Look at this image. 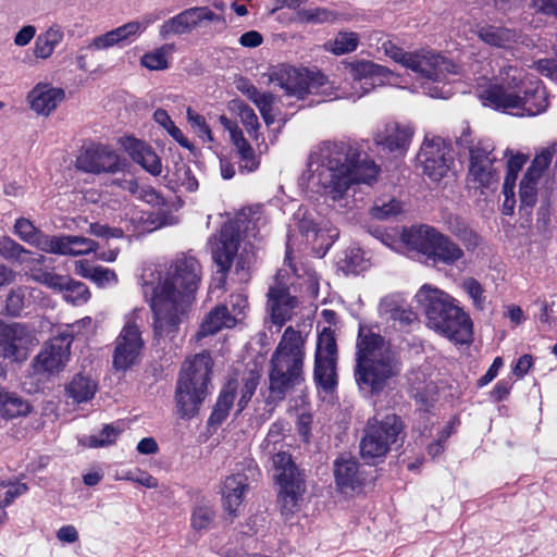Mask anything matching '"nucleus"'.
Listing matches in <instances>:
<instances>
[{"instance_id":"60","label":"nucleus","mask_w":557,"mask_h":557,"mask_svg":"<svg viewBox=\"0 0 557 557\" xmlns=\"http://www.w3.org/2000/svg\"><path fill=\"white\" fill-rule=\"evenodd\" d=\"M90 281L103 288L116 284L117 275L113 270L98 265L95 267Z\"/></svg>"},{"instance_id":"24","label":"nucleus","mask_w":557,"mask_h":557,"mask_svg":"<svg viewBox=\"0 0 557 557\" xmlns=\"http://www.w3.org/2000/svg\"><path fill=\"white\" fill-rule=\"evenodd\" d=\"M76 166L88 173H115L121 170L119 156L104 147L87 149L77 158Z\"/></svg>"},{"instance_id":"58","label":"nucleus","mask_w":557,"mask_h":557,"mask_svg":"<svg viewBox=\"0 0 557 557\" xmlns=\"http://www.w3.org/2000/svg\"><path fill=\"white\" fill-rule=\"evenodd\" d=\"M451 233L466 246L467 249L473 250L480 244L479 235L466 225L453 226Z\"/></svg>"},{"instance_id":"42","label":"nucleus","mask_w":557,"mask_h":557,"mask_svg":"<svg viewBox=\"0 0 557 557\" xmlns=\"http://www.w3.org/2000/svg\"><path fill=\"white\" fill-rule=\"evenodd\" d=\"M231 109L238 114L242 124L246 128L247 134L253 140L258 141L260 137V123L253 109L240 100H233L231 102Z\"/></svg>"},{"instance_id":"11","label":"nucleus","mask_w":557,"mask_h":557,"mask_svg":"<svg viewBox=\"0 0 557 557\" xmlns=\"http://www.w3.org/2000/svg\"><path fill=\"white\" fill-rule=\"evenodd\" d=\"M270 82L282 88L286 95L304 99L306 95H326L331 89L329 81L319 71L281 65L270 74Z\"/></svg>"},{"instance_id":"41","label":"nucleus","mask_w":557,"mask_h":557,"mask_svg":"<svg viewBox=\"0 0 557 557\" xmlns=\"http://www.w3.org/2000/svg\"><path fill=\"white\" fill-rule=\"evenodd\" d=\"M478 35L482 41L497 48H510L511 44L516 41L513 30L491 25L481 27Z\"/></svg>"},{"instance_id":"23","label":"nucleus","mask_w":557,"mask_h":557,"mask_svg":"<svg viewBox=\"0 0 557 557\" xmlns=\"http://www.w3.org/2000/svg\"><path fill=\"white\" fill-rule=\"evenodd\" d=\"M413 133L414 129L410 124L389 122L383 131L375 135L374 140L376 145L382 146L389 152L403 156L409 148Z\"/></svg>"},{"instance_id":"22","label":"nucleus","mask_w":557,"mask_h":557,"mask_svg":"<svg viewBox=\"0 0 557 557\" xmlns=\"http://www.w3.org/2000/svg\"><path fill=\"white\" fill-rule=\"evenodd\" d=\"M159 16L148 15L143 22L132 21L115 29L107 32L106 34L96 36L87 46V49L91 50H106L122 41L129 39L131 37L139 35L144 32L149 24L157 21Z\"/></svg>"},{"instance_id":"7","label":"nucleus","mask_w":557,"mask_h":557,"mask_svg":"<svg viewBox=\"0 0 557 557\" xmlns=\"http://www.w3.org/2000/svg\"><path fill=\"white\" fill-rule=\"evenodd\" d=\"M213 361L209 352L186 360L175 388L176 412L181 419L195 417L209 394Z\"/></svg>"},{"instance_id":"3","label":"nucleus","mask_w":557,"mask_h":557,"mask_svg":"<svg viewBox=\"0 0 557 557\" xmlns=\"http://www.w3.org/2000/svg\"><path fill=\"white\" fill-rule=\"evenodd\" d=\"M498 78V84L480 94L484 106L511 111L520 116H535L548 108L546 88L541 81L528 77L522 69L505 65Z\"/></svg>"},{"instance_id":"44","label":"nucleus","mask_w":557,"mask_h":557,"mask_svg":"<svg viewBox=\"0 0 557 557\" xmlns=\"http://www.w3.org/2000/svg\"><path fill=\"white\" fill-rule=\"evenodd\" d=\"M71 244L72 235L51 236L45 234L38 249L47 253L72 256Z\"/></svg>"},{"instance_id":"51","label":"nucleus","mask_w":557,"mask_h":557,"mask_svg":"<svg viewBox=\"0 0 557 557\" xmlns=\"http://www.w3.org/2000/svg\"><path fill=\"white\" fill-rule=\"evenodd\" d=\"M32 276L36 282L61 293H63L64 288L66 287V284L70 283V276L57 274L49 271L39 270L37 272H34Z\"/></svg>"},{"instance_id":"40","label":"nucleus","mask_w":557,"mask_h":557,"mask_svg":"<svg viewBox=\"0 0 557 557\" xmlns=\"http://www.w3.org/2000/svg\"><path fill=\"white\" fill-rule=\"evenodd\" d=\"M359 42L360 37L357 33L342 30L333 39L327 40L323 45V49L334 55H343L354 52L358 48Z\"/></svg>"},{"instance_id":"36","label":"nucleus","mask_w":557,"mask_h":557,"mask_svg":"<svg viewBox=\"0 0 557 557\" xmlns=\"http://www.w3.org/2000/svg\"><path fill=\"white\" fill-rule=\"evenodd\" d=\"M32 406L16 393L9 392L0 385V416L7 420L27 416Z\"/></svg>"},{"instance_id":"1","label":"nucleus","mask_w":557,"mask_h":557,"mask_svg":"<svg viewBox=\"0 0 557 557\" xmlns=\"http://www.w3.org/2000/svg\"><path fill=\"white\" fill-rule=\"evenodd\" d=\"M143 293L150 297L154 315V336L173 341L180 325V312L190 301L201 281L199 261L185 253L177 256L164 271H145Z\"/></svg>"},{"instance_id":"28","label":"nucleus","mask_w":557,"mask_h":557,"mask_svg":"<svg viewBox=\"0 0 557 557\" xmlns=\"http://www.w3.org/2000/svg\"><path fill=\"white\" fill-rule=\"evenodd\" d=\"M297 305V298L289 294L287 287L283 285L270 287L268 293V307L271 311L272 321L276 325L282 326L289 320Z\"/></svg>"},{"instance_id":"32","label":"nucleus","mask_w":557,"mask_h":557,"mask_svg":"<svg viewBox=\"0 0 557 557\" xmlns=\"http://www.w3.org/2000/svg\"><path fill=\"white\" fill-rule=\"evenodd\" d=\"M235 325L236 315L231 314L226 306L219 305L203 318L196 333V338L200 341L203 337L216 334L223 329H231Z\"/></svg>"},{"instance_id":"46","label":"nucleus","mask_w":557,"mask_h":557,"mask_svg":"<svg viewBox=\"0 0 557 557\" xmlns=\"http://www.w3.org/2000/svg\"><path fill=\"white\" fill-rule=\"evenodd\" d=\"M14 234L28 245L39 248L45 233L37 228L28 219L18 218L14 223Z\"/></svg>"},{"instance_id":"48","label":"nucleus","mask_w":557,"mask_h":557,"mask_svg":"<svg viewBox=\"0 0 557 557\" xmlns=\"http://www.w3.org/2000/svg\"><path fill=\"white\" fill-rule=\"evenodd\" d=\"M214 510L209 502H201L193 510L191 527L195 530H207L214 519Z\"/></svg>"},{"instance_id":"45","label":"nucleus","mask_w":557,"mask_h":557,"mask_svg":"<svg viewBox=\"0 0 557 557\" xmlns=\"http://www.w3.org/2000/svg\"><path fill=\"white\" fill-rule=\"evenodd\" d=\"M297 16L300 22L312 24L334 23L339 18L347 20L344 14L326 8L304 9L298 11Z\"/></svg>"},{"instance_id":"18","label":"nucleus","mask_w":557,"mask_h":557,"mask_svg":"<svg viewBox=\"0 0 557 557\" xmlns=\"http://www.w3.org/2000/svg\"><path fill=\"white\" fill-rule=\"evenodd\" d=\"M239 247V231L233 223H224L220 232L210 240V249L218 273L221 274L218 287H222L227 272Z\"/></svg>"},{"instance_id":"57","label":"nucleus","mask_w":557,"mask_h":557,"mask_svg":"<svg viewBox=\"0 0 557 557\" xmlns=\"http://www.w3.org/2000/svg\"><path fill=\"white\" fill-rule=\"evenodd\" d=\"M461 285L463 290L472 299L474 307L483 309L485 297L483 295L484 290L482 285L473 277L465 278Z\"/></svg>"},{"instance_id":"37","label":"nucleus","mask_w":557,"mask_h":557,"mask_svg":"<svg viewBox=\"0 0 557 557\" xmlns=\"http://www.w3.org/2000/svg\"><path fill=\"white\" fill-rule=\"evenodd\" d=\"M232 144L235 147L236 156L238 159V168L242 173H251L258 170L260 160L255 152L252 146L244 137L243 132L235 134Z\"/></svg>"},{"instance_id":"16","label":"nucleus","mask_w":557,"mask_h":557,"mask_svg":"<svg viewBox=\"0 0 557 557\" xmlns=\"http://www.w3.org/2000/svg\"><path fill=\"white\" fill-rule=\"evenodd\" d=\"M37 344L35 334L27 325L0 320V357L10 361H22Z\"/></svg>"},{"instance_id":"52","label":"nucleus","mask_w":557,"mask_h":557,"mask_svg":"<svg viewBox=\"0 0 557 557\" xmlns=\"http://www.w3.org/2000/svg\"><path fill=\"white\" fill-rule=\"evenodd\" d=\"M401 211L403 205L398 200L394 198L389 199L388 201L379 199L373 205L371 214L375 219L387 220L401 213Z\"/></svg>"},{"instance_id":"47","label":"nucleus","mask_w":557,"mask_h":557,"mask_svg":"<svg viewBox=\"0 0 557 557\" xmlns=\"http://www.w3.org/2000/svg\"><path fill=\"white\" fill-rule=\"evenodd\" d=\"M25 307V288L18 287L9 293L5 299L0 300V314L16 317Z\"/></svg>"},{"instance_id":"49","label":"nucleus","mask_w":557,"mask_h":557,"mask_svg":"<svg viewBox=\"0 0 557 557\" xmlns=\"http://www.w3.org/2000/svg\"><path fill=\"white\" fill-rule=\"evenodd\" d=\"M260 381L258 371L250 370L243 379L240 398L237 403L238 412L243 411L253 396Z\"/></svg>"},{"instance_id":"64","label":"nucleus","mask_w":557,"mask_h":557,"mask_svg":"<svg viewBox=\"0 0 557 557\" xmlns=\"http://www.w3.org/2000/svg\"><path fill=\"white\" fill-rule=\"evenodd\" d=\"M534 66L542 75L557 82V59H542Z\"/></svg>"},{"instance_id":"35","label":"nucleus","mask_w":557,"mask_h":557,"mask_svg":"<svg viewBox=\"0 0 557 557\" xmlns=\"http://www.w3.org/2000/svg\"><path fill=\"white\" fill-rule=\"evenodd\" d=\"M98 385L89 375L77 373L65 385V396L72 399L73 404L87 403L94 398Z\"/></svg>"},{"instance_id":"61","label":"nucleus","mask_w":557,"mask_h":557,"mask_svg":"<svg viewBox=\"0 0 557 557\" xmlns=\"http://www.w3.org/2000/svg\"><path fill=\"white\" fill-rule=\"evenodd\" d=\"M88 233L100 238H120L123 236V231L116 227H110L107 224L91 223Z\"/></svg>"},{"instance_id":"54","label":"nucleus","mask_w":557,"mask_h":557,"mask_svg":"<svg viewBox=\"0 0 557 557\" xmlns=\"http://www.w3.org/2000/svg\"><path fill=\"white\" fill-rule=\"evenodd\" d=\"M187 120L195 131V133L198 135V137L202 141L211 143L213 141L212 133L208 124L206 123V120L202 115L194 111L193 109H187Z\"/></svg>"},{"instance_id":"50","label":"nucleus","mask_w":557,"mask_h":557,"mask_svg":"<svg viewBox=\"0 0 557 557\" xmlns=\"http://www.w3.org/2000/svg\"><path fill=\"white\" fill-rule=\"evenodd\" d=\"M64 299L73 305H82L90 298V292L86 284L70 277V283L63 290Z\"/></svg>"},{"instance_id":"34","label":"nucleus","mask_w":557,"mask_h":557,"mask_svg":"<svg viewBox=\"0 0 557 557\" xmlns=\"http://www.w3.org/2000/svg\"><path fill=\"white\" fill-rule=\"evenodd\" d=\"M499 183V173L495 163L469 164L467 185L469 188L479 189L482 194L485 190H495Z\"/></svg>"},{"instance_id":"4","label":"nucleus","mask_w":557,"mask_h":557,"mask_svg":"<svg viewBox=\"0 0 557 557\" xmlns=\"http://www.w3.org/2000/svg\"><path fill=\"white\" fill-rule=\"evenodd\" d=\"M356 348L355 377L361 391L379 394L400 374L397 352L382 335L360 326Z\"/></svg>"},{"instance_id":"56","label":"nucleus","mask_w":557,"mask_h":557,"mask_svg":"<svg viewBox=\"0 0 557 557\" xmlns=\"http://www.w3.org/2000/svg\"><path fill=\"white\" fill-rule=\"evenodd\" d=\"M0 486L7 488L3 495L0 496V506L8 507L11 505L15 498L25 494L28 490L25 483L21 482H5L2 481Z\"/></svg>"},{"instance_id":"12","label":"nucleus","mask_w":557,"mask_h":557,"mask_svg":"<svg viewBox=\"0 0 557 557\" xmlns=\"http://www.w3.org/2000/svg\"><path fill=\"white\" fill-rule=\"evenodd\" d=\"M275 479L280 485L277 503L282 515H294L300 507L305 480L290 455H278L275 458Z\"/></svg>"},{"instance_id":"53","label":"nucleus","mask_w":557,"mask_h":557,"mask_svg":"<svg viewBox=\"0 0 557 557\" xmlns=\"http://www.w3.org/2000/svg\"><path fill=\"white\" fill-rule=\"evenodd\" d=\"M120 431L111 424H107L97 435H90L85 438L84 443L88 447H103L115 442Z\"/></svg>"},{"instance_id":"14","label":"nucleus","mask_w":557,"mask_h":557,"mask_svg":"<svg viewBox=\"0 0 557 557\" xmlns=\"http://www.w3.org/2000/svg\"><path fill=\"white\" fill-rule=\"evenodd\" d=\"M337 359L334 332L324 327L317 339L313 368L314 382L324 392H332L337 385Z\"/></svg>"},{"instance_id":"13","label":"nucleus","mask_w":557,"mask_h":557,"mask_svg":"<svg viewBox=\"0 0 557 557\" xmlns=\"http://www.w3.org/2000/svg\"><path fill=\"white\" fill-rule=\"evenodd\" d=\"M91 323L90 318L66 324L58 329L48 346L37 356L38 366L42 371L54 373L64 369L71 356V345L82 325Z\"/></svg>"},{"instance_id":"33","label":"nucleus","mask_w":557,"mask_h":557,"mask_svg":"<svg viewBox=\"0 0 557 557\" xmlns=\"http://www.w3.org/2000/svg\"><path fill=\"white\" fill-rule=\"evenodd\" d=\"M0 256L9 261L24 264L27 269L34 270L36 265L42 264L45 257L25 249L9 236H0Z\"/></svg>"},{"instance_id":"6","label":"nucleus","mask_w":557,"mask_h":557,"mask_svg":"<svg viewBox=\"0 0 557 557\" xmlns=\"http://www.w3.org/2000/svg\"><path fill=\"white\" fill-rule=\"evenodd\" d=\"M305 344L301 333L287 326L269 361V389L276 399L305 382Z\"/></svg>"},{"instance_id":"29","label":"nucleus","mask_w":557,"mask_h":557,"mask_svg":"<svg viewBox=\"0 0 557 557\" xmlns=\"http://www.w3.org/2000/svg\"><path fill=\"white\" fill-rule=\"evenodd\" d=\"M298 232L304 244L310 245L318 257H323L337 237V233L330 234L309 216H304L298 222Z\"/></svg>"},{"instance_id":"30","label":"nucleus","mask_w":557,"mask_h":557,"mask_svg":"<svg viewBox=\"0 0 557 557\" xmlns=\"http://www.w3.org/2000/svg\"><path fill=\"white\" fill-rule=\"evenodd\" d=\"M123 147L134 162L148 173L159 176L162 173V162L157 152L148 144L133 137L123 140Z\"/></svg>"},{"instance_id":"38","label":"nucleus","mask_w":557,"mask_h":557,"mask_svg":"<svg viewBox=\"0 0 557 557\" xmlns=\"http://www.w3.org/2000/svg\"><path fill=\"white\" fill-rule=\"evenodd\" d=\"M238 383L236 380H230L220 392L216 404L209 418L210 424H221L228 416L236 395Z\"/></svg>"},{"instance_id":"26","label":"nucleus","mask_w":557,"mask_h":557,"mask_svg":"<svg viewBox=\"0 0 557 557\" xmlns=\"http://www.w3.org/2000/svg\"><path fill=\"white\" fill-rule=\"evenodd\" d=\"M64 99L62 88L46 83H38L27 95L30 109L44 116H49Z\"/></svg>"},{"instance_id":"43","label":"nucleus","mask_w":557,"mask_h":557,"mask_svg":"<svg viewBox=\"0 0 557 557\" xmlns=\"http://www.w3.org/2000/svg\"><path fill=\"white\" fill-rule=\"evenodd\" d=\"M174 51L173 44L163 45L153 51L145 53L140 63L150 71H162L169 67V57Z\"/></svg>"},{"instance_id":"10","label":"nucleus","mask_w":557,"mask_h":557,"mask_svg":"<svg viewBox=\"0 0 557 557\" xmlns=\"http://www.w3.org/2000/svg\"><path fill=\"white\" fill-rule=\"evenodd\" d=\"M405 425L395 413L382 418L375 416L368 420L360 442V454L368 463L382 460L386 454L403 444Z\"/></svg>"},{"instance_id":"17","label":"nucleus","mask_w":557,"mask_h":557,"mask_svg":"<svg viewBox=\"0 0 557 557\" xmlns=\"http://www.w3.org/2000/svg\"><path fill=\"white\" fill-rule=\"evenodd\" d=\"M205 21L225 24V20L208 7H193L165 20L159 27V36L162 39H168L172 36L190 34Z\"/></svg>"},{"instance_id":"20","label":"nucleus","mask_w":557,"mask_h":557,"mask_svg":"<svg viewBox=\"0 0 557 557\" xmlns=\"http://www.w3.org/2000/svg\"><path fill=\"white\" fill-rule=\"evenodd\" d=\"M418 159L423 166V173L432 181L443 178L453 163L449 148L440 137L432 139L425 138L418 154Z\"/></svg>"},{"instance_id":"2","label":"nucleus","mask_w":557,"mask_h":557,"mask_svg":"<svg viewBox=\"0 0 557 557\" xmlns=\"http://www.w3.org/2000/svg\"><path fill=\"white\" fill-rule=\"evenodd\" d=\"M307 168L310 177L334 201L343 199L356 185H372L380 173L357 143L346 140L317 145L309 153Z\"/></svg>"},{"instance_id":"8","label":"nucleus","mask_w":557,"mask_h":557,"mask_svg":"<svg viewBox=\"0 0 557 557\" xmlns=\"http://www.w3.org/2000/svg\"><path fill=\"white\" fill-rule=\"evenodd\" d=\"M400 240L409 251L423 257L426 265L453 267L465 258L462 248L456 242L428 224L404 228Z\"/></svg>"},{"instance_id":"63","label":"nucleus","mask_w":557,"mask_h":557,"mask_svg":"<svg viewBox=\"0 0 557 557\" xmlns=\"http://www.w3.org/2000/svg\"><path fill=\"white\" fill-rule=\"evenodd\" d=\"M275 102V96L271 94L269 97H265L262 101L256 106L260 114L267 124V126L272 125L275 122V113L273 112V103Z\"/></svg>"},{"instance_id":"62","label":"nucleus","mask_w":557,"mask_h":557,"mask_svg":"<svg viewBox=\"0 0 557 557\" xmlns=\"http://www.w3.org/2000/svg\"><path fill=\"white\" fill-rule=\"evenodd\" d=\"M64 36V29L58 23L51 24L44 33L40 34V37H44V40L53 49L63 41Z\"/></svg>"},{"instance_id":"39","label":"nucleus","mask_w":557,"mask_h":557,"mask_svg":"<svg viewBox=\"0 0 557 557\" xmlns=\"http://www.w3.org/2000/svg\"><path fill=\"white\" fill-rule=\"evenodd\" d=\"M284 424L281 422H274L261 444V449L267 457L272 459V466L275 469V458L278 455H290L288 451L284 450V445L282 444L284 437Z\"/></svg>"},{"instance_id":"27","label":"nucleus","mask_w":557,"mask_h":557,"mask_svg":"<svg viewBox=\"0 0 557 557\" xmlns=\"http://www.w3.org/2000/svg\"><path fill=\"white\" fill-rule=\"evenodd\" d=\"M347 69L354 82L363 90L358 97L370 91L375 84L383 83L392 74L387 67L366 60L350 62Z\"/></svg>"},{"instance_id":"55","label":"nucleus","mask_w":557,"mask_h":557,"mask_svg":"<svg viewBox=\"0 0 557 557\" xmlns=\"http://www.w3.org/2000/svg\"><path fill=\"white\" fill-rule=\"evenodd\" d=\"M235 87L239 92L247 97V99L253 102L255 106L271 95V92L268 91L261 92L248 78L243 76L235 81Z\"/></svg>"},{"instance_id":"25","label":"nucleus","mask_w":557,"mask_h":557,"mask_svg":"<svg viewBox=\"0 0 557 557\" xmlns=\"http://www.w3.org/2000/svg\"><path fill=\"white\" fill-rule=\"evenodd\" d=\"M457 145L469 152V164L495 163L494 144L488 138H472L468 124H463L461 133L457 137Z\"/></svg>"},{"instance_id":"19","label":"nucleus","mask_w":557,"mask_h":557,"mask_svg":"<svg viewBox=\"0 0 557 557\" xmlns=\"http://www.w3.org/2000/svg\"><path fill=\"white\" fill-rule=\"evenodd\" d=\"M144 341L138 325L128 319L115 339L113 367L125 371L135 364L139 358Z\"/></svg>"},{"instance_id":"59","label":"nucleus","mask_w":557,"mask_h":557,"mask_svg":"<svg viewBox=\"0 0 557 557\" xmlns=\"http://www.w3.org/2000/svg\"><path fill=\"white\" fill-rule=\"evenodd\" d=\"M98 243L90 238L72 235V256L88 255L90 252H95L98 249Z\"/></svg>"},{"instance_id":"21","label":"nucleus","mask_w":557,"mask_h":557,"mask_svg":"<svg viewBox=\"0 0 557 557\" xmlns=\"http://www.w3.org/2000/svg\"><path fill=\"white\" fill-rule=\"evenodd\" d=\"M333 472L337 491L345 495L360 491L366 482L359 462L349 455H342L335 459Z\"/></svg>"},{"instance_id":"31","label":"nucleus","mask_w":557,"mask_h":557,"mask_svg":"<svg viewBox=\"0 0 557 557\" xmlns=\"http://www.w3.org/2000/svg\"><path fill=\"white\" fill-rule=\"evenodd\" d=\"M248 486V476L243 472L226 476L222 487V500L224 510L228 515L233 517L238 515Z\"/></svg>"},{"instance_id":"15","label":"nucleus","mask_w":557,"mask_h":557,"mask_svg":"<svg viewBox=\"0 0 557 557\" xmlns=\"http://www.w3.org/2000/svg\"><path fill=\"white\" fill-rule=\"evenodd\" d=\"M556 152V144L553 143L535 154L520 182L519 198L521 210L528 212L536 205L539 186L548 171Z\"/></svg>"},{"instance_id":"9","label":"nucleus","mask_w":557,"mask_h":557,"mask_svg":"<svg viewBox=\"0 0 557 557\" xmlns=\"http://www.w3.org/2000/svg\"><path fill=\"white\" fill-rule=\"evenodd\" d=\"M380 50L395 62L432 83L448 81L451 75L459 73V66L453 60L431 50L406 52L392 40L382 42Z\"/></svg>"},{"instance_id":"5","label":"nucleus","mask_w":557,"mask_h":557,"mask_svg":"<svg viewBox=\"0 0 557 557\" xmlns=\"http://www.w3.org/2000/svg\"><path fill=\"white\" fill-rule=\"evenodd\" d=\"M428 320V326L456 344H467L472 338V321L446 292L423 285L416 295Z\"/></svg>"}]
</instances>
